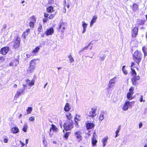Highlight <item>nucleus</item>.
Masks as SVG:
<instances>
[{
    "label": "nucleus",
    "instance_id": "nucleus-32",
    "mask_svg": "<svg viewBox=\"0 0 147 147\" xmlns=\"http://www.w3.org/2000/svg\"><path fill=\"white\" fill-rule=\"evenodd\" d=\"M121 126H119L118 127V128L117 129V130H116V131H115V134H116L115 138L117 137V136H118V133L119 132V131L121 129Z\"/></svg>",
    "mask_w": 147,
    "mask_h": 147
},
{
    "label": "nucleus",
    "instance_id": "nucleus-52",
    "mask_svg": "<svg viewBox=\"0 0 147 147\" xmlns=\"http://www.w3.org/2000/svg\"><path fill=\"white\" fill-rule=\"evenodd\" d=\"M64 23H63V22H62L60 24V25L59 26V29H61V28H62L63 27V26L64 25Z\"/></svg>",
    "mask_w": 147,
    "mask_h": 147
},
{
    "label": "nucleus",
    "instance_id": "nucleus-62",
    "mask_svg": "<svg viewBox=\"0 0 147 147\" xmlns=\"http://www.w3.org/2000/svg\"><path fill=\"white\" fill-rule=\"evenodd\" d=\"M65 29V27L64 26V25L62 27V31L63 32L64 31V30Z\"/></svg>",
    "mask_w": 147,
    "mask_h": 147
},
{
    "label": "nucleus",
    "instance_id": "nucleus-21",
    "mask_svg": "<svg viewBox=\"0 0 147 147\" xmlns=\"http://www.w3.org/2000/svg\"><path fill=\"white\" fill-rule=\"evenodd\" d=\"M97 19V17L96 16H94L92 19L91 20L90 23V27H92L93 24L94 23L96 22V20Z\"/></svg>",
    "mask_w": 147,
    "mask_h": 147
},
{
    "label": "nucleus",
    "instance_id": "nucleus-43",
    "mask_svg": "<svg viewBox=\"0 0 147 147\" xmlns=\"http://www.w3.org/2000/svg\"><path fill=\"white\" fill-rule=\"evenodd\" d=\"M42 28V26L41 24H40L39 25V26L38 28V31L39 32H40Z\"/></svg>",
    "mask_w": 147,
    "mask_h": 147
},
{
    "label": "nucleus",
    "instance_id": "nucleus-3",
    "mask_svg": "<svg viewBox=\"0 0 147 147\" xmlns=\"http://www.w3.org/2000/svg\"><path fill=\"white\" fill-rule=\"evenodd\" d=\"M135 102L134 101L131 102L129 101H126L123 107V110L125 111L128 110L129 108H131L134 106Z\"/></svg>",
    "mask_w": 147,
    "mask_h": 147
},
{
    "label": "nucleus",
    "instance_id": "nucleus-41",
    "mask_svg": "<svg viewBox=\"0 0 147 147\" xmlns=\"http://www.w3.org/2000/svg\"><path fill=\"white\" fill-rule=\"evenodd\" d=\"M134 88L132 86L131 87L129 90V92H134Z\"/></svg>",
    "mask_w": 147,
    "mask_h": 147
},
{
    "label": "nucleus",
    "instance_id": "nucleus-45",
    "mask_svg": "<svg viewBox=\"0 0 147 147\" xmlns=\"http://www.w3.org/2000/svg\"><path fill=\"white\" fill-rule=\"evenodd\" d=\"M5 60V58L3 57H1L0 58V63L3 62Z\"/></svg>",
    "mask_w": 147,
    "mask_h": 147
},
{
    "label": "nucleus",
    "instance_id": "nucleus-11",
    "mask_svg": "<svg viewBox=\"0 0 147 147\" xmlns=\"http://www.w3.org/2000/svg\"><path fill=\"white\" fill-rule=\"evenodd\" d=\"M138 28L136 27L132 30V36L133 38L135 37L138 34Z\"/></svg>",
    "mask_w": 147,
    "mask_h": 147
},
{
    "label": "nucleus",
    "instance_id": "nucleus-63",
    "mask_svg": "<svg viewBox=\"0 0 147 147\" xmlns=\"http://www.w3.org/2000/svg\"><path fill=\"white\" fill-rule=\"evenodd\" d=\"M22 115L21 114H20L18 116V117L19 119H20L22 117Z\"/></svg>",
    "mask_w": 147,
    "mask_h": 147
},
{
    "label": "nucleus",
    "instance_id": "nucleus-27",
    "mask_svg": "<svg viewBox=\"0 0 147 147\" xmlns=\"http://www.w3.org/2000/svg\"><path fill=\"white\" fill-rule=\"evenodd\" d=\"M116 78H114L110 80L109 81V83L114 84L116 82Z\"/></svg>",
    "mask_w": 147,
    "mask_h": 147
},
{
    "label": "nucleus",
    "instance_id": "nucleus-15",
    "mask_svg": "<svg viewBox=\"0 0 147 147\" xmlns=\"http://www.w3.org/2000/svg\"><path fill=\"white\" fill-rule=\"evenodd\" d=\"M36 68V65H32L30 64L28 69L27 70L28 72L29 73H32Z\"/></svg>",
    "mask_w": 147,
    "mask_h": 147
},
{
    "label": "nucleus",
    "instance_id": "nucleus-28",
    "mask_svg": "<svg viewBox=\"0 0 147 147\" xmlns=\"http://www.w3.org/2000/svg\"><path fill=\"white\" fill-rule=\"evenodd\" d=\"M53 11V8L52 6H50L47 8V11L49 13L52 12Z\"/></svg>",
    "mask_w": 147,
    "mask_h": 147
},
{
    "label": "nucleus",
    "instance_id": "nucleus-14",
    "mask_svg": "<svg viewBox=\"0 0 147 147\" xmlns=\"http://www.w3.org/2000/svg\"><path fill=\"white\" fill-rule=\"evenodd\" d=\"M54 32L53 28L51 27L50 28L48 29L45 32V34L47 36L52 34Z\"/></svg>",
    "mask_w": 147,
    "mask_h": 147
},
{
    "label": "nucleus",
    "instance_id": "nucleus-56",
    "mask_svg": "<svg viewBox=\"0 0 147 147\" xmlns=\"http://www.w3.org/2000/svg\"><path fill=\"white\" fill-rule=\"evenodd\" d=\"M7 27L6 25L4 24L3 26L2 30H3L4 29H5Z\"/></svg>",
    "mask_w": 147,
    "mask_h": 147
},
{
    "label": "nucleus",
    "instance_id": "nucleus-23",
    "mask_svg": "<svg viewBox=\"0 0 147 147\" xmlns=\"http://www.w3.org/2000/svg\"><path fill=\"white\" fill-rule=\"evenodd\" d=\"M19 63V61L18 60L14 59L12 62L10 63V66H16L18 65Z\"/></svg>",
    "mask_w": 147,
    "mask_h": 147
},
{
    "label": "nucleus",
    "instance_id": "nucleus-37",
    "mask_svg": "<svg viewBox=\"0 0 147 147\" xmlns=\"http://www.w3.org/2000/svg\"><path fill=\"white\" fill-rule=\"evenodd\" d=\"M145 21H143L141 20H139L138 22V24L139 25H143L145 23Z\"/></svg>",
    "mask_w": 147,
    "mask_h": 147
},
{
    "label": "nucleus",
    "instance_id": "nucleus-7",
    "mask_svg": "<svg viewBox=\"0 0 147 147\" xmlns=\"http://www.w3.org/2000/svg\"><path fill=\"white\" fill-rule=\"evenodd\" d=\"M96 108H93L91 110L89 111V113L88 114V115L93 118L96 115Z\"/></svg>",
    "mask_w": 147,
    "mask_h": 147
},
{
    "label": "nucleus",
    "instance_id": "nucleus-40",
    "mask_svg": "<svg viewBox=\"0 0 147 147\" xmlns=\"http://www.w3.org/2000/svg\"><path fill=\"white\" fill-rule=\"evenodd\" d=\"M28 120L30 122H34L35 121V117L34 116L31 117H29Z\"/></svg>",
    "mask_w": 147,
    "mask_h": 147
},
{
    "label": "nucleus",
    "instance_id": "nucleus-36",
    "mask_svg": "<svg viewBox=\"0 0 147 147\" xmlns=\"http://www.w3.org/2000/svg\"><path fill=\"white\" fill-rule=\"evenodd\" d=\"M82 26L83 27V29H86L87 26L88 25L84 21L82 22Z\"/></svg>",
    "mask_w": 147,
    "mask_h": 147
},
{
    "label": "nucleus",
    "instance_id": "nucleus-2",
    "mask_svg": "<svg viewBox=\"0 0 147 147\" xmlns=\"http://www.w3.org/2000/svg\"><path fill=\"white\" fill-rule=\"evenodd\" d=\"M142 54L141 52L138 51H136L133 55L134 60L138 64L141 61Z\"/></svg>",
    "mask_w": 147,
    "mask_h": 147
},
{
    "label": "nucleus",
    "instance_id": "nucleus-54",
    "mask_svg": "<svg viewBox=\"0 0 147 147\" xmlns=\"http://www.w3.org/2000/svg\"><path fill=\"white\" fill-rule=\"evenodd\" d=\"M54 15H50L48 18H49L50 19H51L53 18Z\"/></svg>",
    "mask_w": 147,
    "mask_h": 147
},
{
    "label": "nucleus",
    "instance_id": "nucleus-18",
    "mask_svg": "<svg viewBox=\"0 0 147 147\" xmlns=\"http://www.w3.org/2000/svg\"><path fill=\"white\" fill-rule=\"evenodd\" d=\"M94 126V124L92 123H88L86 124V127L88 129H92L93 128Z\"/></svg>",
    "mask_w": 147,
    "mask_h": 147
},
{
    "label": "nucleus",
    "instance_id": "nucleus-38",
    "mask_svg": "<svg viewBox=\"0 0 147 147\" xmlns=\"http://www.w3.org/2000/svg\"><path fill=\"white\" fill-rule=\"evenodd\" d=\"M125 66H123L122 70V71H123V73L124 74L126 75V74H127V71L125 69Z\"/></svg>",
    "mask_w": 147,
    "mask_h": 147
},
{
    "label": "nucleus",
    "instance_id": "nucleus-55",
    "mask_svg": "<svg viewBox=\"0 0 147 147\" xmlns=\"http://www.w3.org/2000/svg\"><path fill=\"white\" fill-rule=\"evenodd\" d=\"M49 16V14L48 13H44V16L46 18H48V16Z\"/></svg>",
    "mask_w": 147,
    "mask_h": 147
},
{
    "label": "nucleus",
    "instance_id": "nucleus-50",
    "mask_svg": "<svg viewBox=\"0 0 147 147\" xmlns=\"http://www.w3.org/2000/svg\"><path fill=\"white\" fill-rule=\"evenodd\" d=\"M66 1L65 0V3L64 4V10L63 11V12L64 13H65L66 12V9L65 7V6L66 5Z\"/></svg>",
    "mask_w": 147,
    "mask_h": 147
},
{
    "label": "nucleus",
    "instance_id": "nucleus-46",
    "mask_svg": "<svg viewBox=\"0 0 147 147\" xmlns=\"http://www.w3.org/2000/svg\"><path fill=\"white\" fill-rule=\"evenodd\" d=\"M142 50L144 53V56H145L147 55V53L145 50V48L144 47H143L142 48Z\"/></svg>",
    "mask_w": 147,
    "mask_h": 147
},
{
    "label": "nucleus",
    "instance_id": "nucleus-9",
    "mask_svg": "<svg viewBox=\"0 0 147 147\" xmlns=\"http://www.w3.org/2000/svg\"><path fill=\"white\" fill-rule=\"evenodd\" d=\"M96 135L95 132H94L93 134L92 138V143L93 146L96 145V143H97V141L96 140Z\"/></svg>",
    "mask_w": 147,
    "mask_h": 147
},
{
    "label": "nucleus",
    "instance_id": "nucleus-59",
    "mask_svg": "<svg viewBox=\"0 0 147 147\" xmlns=\"http://www.w3.org/2000/svg\"><path fill=\"white\" fill-rule=\"evenodd\" d=\"M28 142H29L28 139H26V145H27L28 144Z\"/></svg>",
    "mask_w": 147,
    "mask_h": 147
},
{
    "label": "nucleus",
    "instance_id": "nucleus-20",
    "mask_svg": "<svg viewBox=\"0 0 147 147\" xmlns=\"http://www.w3.org/2000/svg\"><path fill=\"white\" fill-rule=\"evenodd\" d=\"M108 138V137L107 136L105 137L102 139V146L103 147H105L106 145Z\"/></svg>",
    "mask_w": 147,
    "mask_h": 147
},
{
    "label": "nucleus",
    "instance_id": "nucleus-33",
    "mask_svg": "<svg viewBox=\"0 0 147 147\" xmlns=\"http://www.w3.org/2000/svg\"><path fill=\"white\" fill-rule=\"evenodd\" d=\"M108 86L109 87V89L112 90L113 89V87L114 86V84L109 83L108 84Z\"/></svg>",
    "mask_w": 147,
    "mask_h": 147
},
{
    "label": "nucleus",
    "instance_id": "nucleus-60",
    "mask_svg": "<svg viewBox=\"0 0 147 147\" xmlns=\"http://www.w3.org/2000/svg\"><path fill=\"white\" fill-rule=\"evenodd\" d=\"M88 48H89V49H92V47H85L84 49H87Z\"/></svg>",
    "mask_w": 147,
    "mask_h": 147
},
{
    "label": "nucleus",
    "instance_id": "nucleus-47",
    "mask_svg": "<svg viewBox=\"0 0 147 147\" xmlns=\"http://www.w3.org/2000/svg\"><path fill=\"white\" fill-rule=\"evenodd\" d=\"M30 31V29H26V31L24 32L26 34V35H28Z\"/></svg>",
    "mask_w": 147,
    "mask_h": 147
},
{
    "label": "nucleus",
    "instance_id": "nucleus-12",
    "mask_svg": "<svg viewBox=\"0 0 147 147\" xmlns=\"http://www.w3.org/2000/svg\"><path fill=\"white\" fill-rule=\"evenodd\" d=\"M9 48L8 47H5L2 48L1 50V53L3 55H5L8 52Z\"/></svg>",
    "mask_w": 147,
    "mask_h": 147
},
{
    "label": "nucleus",
    "instance_id": "nucleus-39",
    "mask_svg": "<svg viewBox=\"0 0 147 147\" xmlns=\"http://www.w3.org/2000/svg\"><path fill=\"white\" fill-rule=\"evenodd\" d=\"M36 18L34 16L30 18V22H32L35 23L36 21Z\"/></svg>",
    "mask_w": 147,
    "mask_h": 147
},
{
    "label": "nucleus",
    "instance_id": "nucleus-1",
    "mask_svg": "<svg viewBox=\"0 0 147 147\" xmlns=\"http://www.w3.org/2000/svg\"><path fill=\"white\" fill-rule=\"evenodd\" d=\"M134 65V62H132L131 68L133 76V77L131 78V82L134 85H136L137 84L138 81L140 80V77L139 76H136V73L134 69H133V66Z\"/></svg>",
    "mask_w": 147,
    "mask_h": 147
},
{
    "label": "nucleus",
    "instance_id": "nucleus-10",
    "mask_svg": "<svg viewBox=\"0 0 147 147\" xmlns=\"http://www.w3.org/2000/svg\"><path fill=\"white\" fill-rule=\"evenodd\" d=\"M19 131V129L16 126L12 127L10 129L11 132L14 134L18 133Z\"/></svg>",
    "mask_w": 147,
    "mask_h": 147
},
{
    "label": "nucleus",
    "instance_id": "nucleus-42",
    "mask_svg": "<svg viewBox=\"0 0 147 147\" xmlns=\"http://www.w3.org/2000/svg\"><path fill=\"white\" fill-rule=\"evenodd\" d=\"M34 23L32 22H30L29 23V25L30 27L33 28L34 27Z\"/></svg>",
    "mask_w": 147,
    "mask_h": 147
},
{
    "label": "nucleus",
    "instance_id": "nucleus-8",
    "mask_svg": "<svg viewBox=\"0 0 147 147\" xmlns=\"http://www.w3.org/2000/svg\"><path fill=\"white\" fill-rule=\"evenodd\" d=\"M24 90L22 89H19L16 92L14 98L16 99H17L20 96L24 93Z\"/></svg>",
    "mask_w": 147,
    "mask_h": 147
},
{
    "label": "nucleus",
    "instance_id": "nucleus-57",
    "mask_svg": "<svg viewBox=\"0 0 147 147\" xmlns=\"http://www.w3.org/2000/svg\"><path fill=\"white\" fill-rule=\"evenodd\" d=\"M8 141V139L7 138H5L4 139V142L5 143H7Z\"/></svg>",
    "mask_w": 147,
    "mask_h": 147
},
{
    "label": "nucleus",
    "instance_id": "nucleus-29",
    "mask_svg": "<svg viewBox=\"0 0 147 147\" xmlns=\"http://www.w3.org/2000/svg\"><path fill=\"white\" fill-rule=\"evenodd\" d=\"M38 60V59H33L30 62V64L32 65H36V61Z\"/></svg>",
    "mask_w": 147,
    "mask_h": 147
},
{
    "label": "nucleus",
    "instance_id": "nucleus-44",
    "mask_svg": "<svg viewBox=\"0 0 147 147\" xmlns=\"http://www.w3.org/2000/svg\"><path fill=\"white\" fill-rule=\"evenodd\" d=\"M69 132L66 133L64 135V137L66 138H67L69 136Z\"/></svg>",
    "mask_w": 147,
    "mask_h": 147
},
{
    "label": "nucleus",
    "instance_id": "nucleus-31",
    "mask_svg": "<svg viewBox=\"0 0 147 147\" xmlns=\"http://www.w3.org/2000/svg\"><path fill=\"white\" fill-rule=\"evenodd\" d=\"M32 111V107H28L26 110L27 114H29L31 113Z\"/></svg>",
    "mask_w": 147,
    "mask_h": 147
},
{
    "label": "nucleus",
    "instance_id": "nucleus-30",
    "mask_svg": "<svg viewBox=\"0 0 147 147\" xmlns=\"http://www.w3.org/2000/svg\"><path fill=\"white\" fill-rule=\"evenodd\" d=\"M66 116L67 118L69 119H71L72 117L71 114L69 112L66 113Z\"/></svg>",
    "mask_w": 147,
    "mask_h": 147
},
{
    "label": "nucleus",
    "instance_id": "nucleus-35",
    "mask_svg": "<svg viewBox=\"0 0 147 147\" xmlns=\"http://www.w3.org/2000/svg\"><path fill=\"white\" fill-rule=\"evenodd\" d=\"M28 128V126L26 124H24V127L22 129V130L25 132H26L27 131V129Z\"/></svg>",
    "mask_w": 147,
    "mask_h": 147
},
{
    "label": "nucleus",
    "instance_id": "nucleus-5",
    "mask_svg": "<svg viewBox=\"0 0 147 147\" xmlns=\"http://www.w3.org/2000/svg\"><path fill=\"white\" fill-rule=\"evenodd\" d=\"M58 131L59 129L57 127L53 124H52L51 127L50 129V136L51 137H52L54 133L58 132Z\"/></svg>",
    "mask_w": 147,
    "mask_h": 147
},
{
    "label": "nucleus",
    "instance_id": "nucleus-4",
    "mask_svg": "<svg viewBox=\"0 0 147 147\" xmlns=\"http://www.w3.org/2000/svg\"><path fill=\"white\" fill-rule=\"evenodd\" d=\"M73 127V122L71 120H67L64 124V127L66 131L71 130Z\"/></svg>",
    "mask_w": 147,
    "mask_h": 147
},
{
    "label": "nucleus",
    "instance_id": "nucleus-6",
    "mask_svg": "<svg viewBox=\"0 0 147 147\" xmlns=\"http://www.w3.org/2000/svg\"><path fill=\"white\" fill-rule=\"evenodd\" d=\"M74 136L78 139V141L80 142L82 139V132L80 130L74 133Z\"/></svg>",
    "mask_w": 147,
    "mask_h": 147
},
{
    "label": "nucleus",
    "instance_id": "nucleus-26",
    "mask_svg": "<svg viewBox=\"0 0 147 147\" xmlns=\"http://www.w3.org/2000/svg\"><path fill=\"white\" fill-rule=\"evenodd\" d=\"M133 10L135 11L137 10L138 9V5H136V3H134L133 5Z\"/></svg>",
    "mask_w": 147,
    "mask_h": 147
},
{
    "label": "nucleus",
    "instance_id": "nucleus-49",
    "mask_svg": "<svg viewBox=\"0 0 147 147\" xmlns=\"http://www.w3.org/2000/svg\"><path fill=\"white\" fill-rule=\"evenodd\" d=\"M26 56L27 58H29L30 57L32 56H33V55H31V53L30 54L29 53H27L26 54Z\"/></svg>",
    "mask_w": 147,
    "mask_h": 147
},
{
    "label": "nucleus",
    "instance_id": "nucleus-16",
    "mask_svg": "<svg viewBox=\"0 0 147 147\" xmlns=\"http://www.w3.org/2000/svg\"><path fill=\"white\" fill-rule=\"evenodd\" d=\"M106 115V113L104 111H102L100 113L99 117V119L101 121H102L104 118V116Z\"/></svg>",
    "mask_w": 147,
    "mask_h": 147
},
{
    "label": "nucleus",
    "instance_id": "nucleus-22",
    "mask_svg": "<svg viewBox=\"0 0 147 147\" xmlns=\"http://www.w3.org/2000/svg\"><path fill=\"white\" fill-rule=\"evenodd\" d=\"M134 92L131 93V92H128L127 95V97L129 100H131L133 98L132 95Z\"/></svg>",
    "mask_w": 147,
    "mask_h": 147
},
{
    "label": "nucleus",
    "instance_id": "nucleus-48",
    "mask_svg": "<svg viewBox=\"0 0 147 147\" xmlns=\"http://www.w3.org/2000/svg\"><path fill=\"white\" fill-rule=\"evenodd\" d=\"M20 144L21 145V147H23L25 145V144L22 142L21 141H20Z\"/></svg>",
    "mask_w": 147,
    "mask_h": 147
},
{
    "label": "nucleus",
    "instance_id": "nucleus-64",
    "mask_svg": "<svg viewBox=\"0 0 147 147\" xmlns=\"http://www.w3.org/2000/svg\"><path fill=\"white\" fill-rule=\"evenodd\" d=\"M47 21V19H45L44 18L43 19V22H46Z\"/></svg>",
    "mask_w": 147,
    "mask_h": 147
},
{
    "label": "nucleus",
    "instance_id": "nucleus-17",
    "mask_svg": "<svg viewBox=\"0 0 147 147\" xmlns=\"http://www.w3.org/2000/svg\"><path fill=\"white\" fill-rule=\"evenodd\" d=\"M71 106L68 103H66L64 109V110L66 112L69 111L71 109Z\"/></svg>",
    "mask_w": 147,
    "mask_h": 147
},
{
    "label": "nucleus",
    "instance_id": "nucleus-61",
    "mask_svg": "<svg viewBox=\"0 0 147 147\" xmlns=\"http://www.w3.org/2000/svg\"><path fill=\"white\" fill-rule=\"evenodd\" d=\"M23 87H24V89L23 90H25L26 89V87H27V86L25 84H23Z\"/></svg>",
    "mask_w": 147,
    "mask_h": 147
},
{
    "label": "nucleus",
    "instance_id": "nucleus-25",
    "mask_svg": "<svg viewBox=\"0 0 147 147\" xmlns=\"http://www.w3.org/2000/svg\"><path fill=\"white\" fill-rule=\"evenodd\" d=\"M20 38L18 36H17L16 39V40L14 42V45L19 46L20 45Z\"/></svg>",
    "mask_w": 147,
    "mask_h": 147
},
{
    "label": "nucleus",
    "instance_id": "nucleus-53",
    "mask_svg": "<svg viewBox=\"0 0 147 147\" xmlns=\"http://www.w3.org/2000/svg\"><path fill=\"white\" fill-rule=\"evenodd\" d=\"M27 35H26V33L24 32L22 34V36L24 39H25L26 36Z\"/></svg>",
    "mask_w": 147,
    "mask_h": 147
},
{
    "label": "nucleus",
    "instance_id": "nucleus-19",
    "mask_svg": "<svg viewBox=\"0 0 147 147\" xmlns=\"http://www.w3.org/2000/svg\"><path fill=\"white\" fill-rule=\"evenodd\" d=\"M81 119L80 116V115H76L75 117V120L76 124V127L78 126V123L77 122L80 121Z\"/></svg>",
    "mask_w": 147,
    "mask_h": 147
},
{
    "label": "nucleus",
    "instance_id": "nucleus-34",
    "mask_svg": "<svg viewBox=\"0 0 147 147\" xmlns=\"http://www.w3.org/2000/svg\"><path fill=\"white\" fill-rule=\"evenodd\" d=\"M68 57L69 59L70 63H72L74 61V59L71 55L68 56Z\"/></svg>",
    "mask_w": 147,
    "mask_h": 147
},
{
    "label": "nucleus",
    "instance_id": "nucleus-58",
    "mask_svg": "<svg viewBox=\"0 0 147 147\" xmlns=\"http://www.w3.org/2000/svg\"><path fill=\"white\" fill-rule=\"evenodd\" d=\"M142 126V123H140L139 124V128H140Z\"/></svg>",
    "mask_w": 147,
    "mask_h": 147
},
{
    "label": "nucleus",
    "instance_id": "nucleus-24",
    "mask_svg": "<svg viewBox=\"0 0 147 147\" xmlns=\"http://www.w3.org/2000/svg\"><path fill=\"white\" fill-rule=\"evenodd\" d=\"M26 83L27 85L31 86L34 84V80L30 81L28 80L26 81Z\"/></svg>",
    "mask_w": 147,
    "mask_h": 147
},
{
    "label": "nucleus",
    "instance_id": "nucleus-13",
    "mask_svg": "<svg viewBox=\"0 0 147 147\" xmlns=\"http://www.w3.org/2000/svg\"><path fill=\"white\" fill-rule=\"evenodd\" d=\"M39 49L40 48L38 47H36L33 48L31 52V55L33 56L36 55Z\"/></svg>",
    "mask_w": 147,
    "mask_h": 147
},
{
    "label": "nucleus",
    "instance_id": "nucleus-51",
    "mask_svg": "<svg viewBox=\"0 0 147 147\" xmlns=\"http://www.w3.org/2000/svg\"><path fill=\"white\" fill-rule=\"evenodd\" d=\"M140 102H144L145 100H143V96H141L140 97Z\"/></svg>",
    "mask_w": 147,
    "mask_h": 147
}]
</instances>
